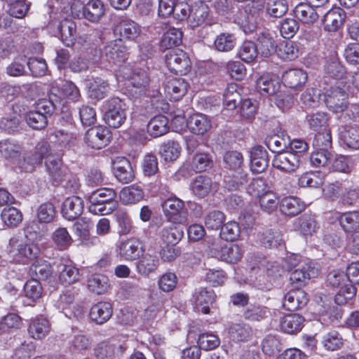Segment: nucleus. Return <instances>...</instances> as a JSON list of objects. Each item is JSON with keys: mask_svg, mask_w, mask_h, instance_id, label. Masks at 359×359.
<instances>
[{"mask_svg": "<svg viewBox=\"0 0 359 359\" xmlns=\"http://www.w3.org/2000/svg\"><path fill=\"white\" fill-rule=\"evenodd\" d=\"M186 126L191 133L203 135L211 128L212 124L208 116L196 113L188 118L186 121Z\"/></svg>", "mask_w": 359, "mask_h": 359, "instance_id": "22", "label": "nucleus"}, {"mask_svg": "<svg viewBox=\"0 0 359 359\" xmlns=\"http://www.w3.org/2000/svg\"><path fill=\"white\" fill-rule=\"evenodd\" d=\"M158 259L156 256L145 254L137 263V271L143 276H148L158 267Z\"/></svg>", "mask_w": 359, "mask_h": 359, "instance_id": "43", "label": "nucleus"}, {"mask_svg": "<svg viewBox=\"0 0 359 359\" xmlns=\"http://www.w3.org/2000/svg\"><path fill=\"white\" fill-rule=\"evenodd\" d=\"M304 322V318L296 313L285 316L280 320V329L285 333L294 334L299 332Z\"/></svg>", "mask_w": 359, "mask_h": 359, "instance_id": "35", "label": "nucleus"}, {"mask_svg": "<svg viewBox=\"0 0 359 359\" xmlns=\"http://www.w3.org/2000/svg\"><path fill=\"white\" fill-rule=\"evenodd\" d=\"M83 211V201L79 196L67 198L63 203L62 214L68 220L78 218Z\"/></svg>", "mask_w": 359, "mask_h": 359, "instance_id": "24", "label": "nucleus"}, {"mask_svg": "<svg viewBox=\"0 0 359 359\" xmlns=\"http://www.w3.org/2000/svg\"><path fill=\"white\" fill-rule=\"evenodd\" d=\"M280 203L278 196L272 191H267L259 195L260 207L269 214L275 212Z\"/></svg>", "mask_w": 359, "mask_h": 359, "instance_id": "45", "label": "nucleus"}, {"mask_svg": "<svg viewBox=\"0 0 359 359\" xmlns=\"http://www.w3.org/2000/svg\"><path fill=\"white\" fill-rule=\"evenodd\" d=\"M270 316V310L262 305H250L243 313L244 318L250 321H260Z\"/></svg>", "mask_w": 359, "mask_h": 359, "instance_id": "52", "label": "nucleus"}, {"mask_svg": "<svg viewBox=\"0 0 359 359\" xmlns=\"http://www.w3.org/2000/svg\"><path fill=\"white\" fill-rule=\"evenodd\" d=\"M278 56L284 60H293L298 57L299 48L297 43L292 41H283L276 47Z\"/></svg>", "mask_w": 359, "mask_h": 359, "instance_id": "41", "label": "nucleus"}, {"mask_svg": "<svg viewBox=\"0 0 359 359\" xmlns=\"http://www.w3.org/2000/svg\"><path fill=\"white\" fill-rule=\"evenodd\" d=\"M212 180L205 175L196 177L191 182L190 187L192 193L198 198L208 196L212 189Z\"/></svg>", "mask_w": 359, "mask_h": 359, "instance_id": "38", "label": "nucleus"}, {"mask_svg": "<svg viewBox=\"0 0 359 359\" xmlns=\"http://www.w3.org/2000/svg\"><path fill=\"white\" fill-rule=\"evenodd\" d=\"M1 219L7 227H15L22 222V214L18 208L9 206L1 211Z\"/></svg>", "mask_w": 359, "mask_h": 359, "instance_id": "44", "label": "nucleus"}, {"mask_svg": "<svg viewBox=\"0 0 359 359\" xmlns=\"http://www.w3.org/2000/svg\"><path fill=\"white\" fill-rule=\"evenodd\" d=\"M322 344L326 350L334 351L341 348L344 339L337 331L332 330L323 336Z\"/></svg>", "mask_w": 359, "mask_h": 359, "instance_id": "56", "label": "nucleus"}, {"mask_svg": "<svg viewBox=\"0 0 359 359\" xmlns=\"http://www.w3.org/2000/svg\"><path fill=\"white\" fill-rule=\"evenodd\" d=\"M209 255L227 263H236L243 257V250L237 244L220 245L219 239H214L209 245Z\"/></svg>", "mask_w": 359, "mask_h": 359, "instance_id": "7", "label": "nucleus"}, {"mask_svg": "<svg viewBox=\"0 0 359 359\" xmlns=\"http://www.w3.org/2000/svg\"><path fill=\"white\" fill-rule=\"evenodd\" d=\"M168 119L163 115L156 116L147 124V132L153 137H158L169 131Z\"/></svg>", "mask_w": 359, "mask_h": 359, "instance_id": "33", "label": "nucleus"}, {"mask_svg": "<svg viewBox=\"0 0 359 359\" xmlns=\"http://www.w3.org/2000/svg\"><path fill=\"white\" fill-rule=\"evenodd\" d=\"M215 293L212 290L205 287H199L196 289L193 298L196 305L202 306V312L204 313H210L208 305L212 304L215 300Z\"/></svg>", "mask_w": 359, "mask_h": 359, "instance_id": "36", "label": "nucleus"}, {"mask_svg": "<svg viewBox=\"0 0 359 359\" xmlns=\"http://www.w3.org/2000/svg\"><path fill=\"white\" fill-rule=\"evenodd\" d=\"M184 232L180 225L172 222L168 226H164L161 232L162 241L168 244L175 245L183 237Z\"/></svg>", "mask_w": 359, "mask_h": 359, "instance_id": "34", "label": "nucleus"}, {"mask_svg": "<svg viewBox=\"0 0 359 359\" xmlns=\"http://www.w3.org/2000/svg\"><path fill=\"white\" fill-rule=\"evenodd\" d=\"M143 252V245L141 241L136 238H128L121 241L119 245V255L123 260H135Z\"/></svg>", "mask_w": 359, "mask_h": 359, "instance_id": "17", "label": "nucleus"}, {"mask_svg": "<svg viewBox=\"0 0 359 359\" xmlns=\"http://www.w3.org/2000/svg\"><path fill=\"white\" fill-rule=\"evenodd\" d=\"M112 313L113 309L110 303L100 302L91 307L89 316L93 322L102 325L110 319Z\"/></svg>", "mask_w": 359, "mask_h": 359, "instance_id": "25", "label": "nucleus"}, {"mask_svg": "<svg viewBox=\"0 0 359 359\" xmlns=\"http://www.w3.org/2000/svg\"><path fill=\"white\" fill-rule=\"evenodd\" d=\"M189 84L183 78L168 79L164 84V90L170 100H178L187 93Z\"/></svg>", "mask_w": 359, "mask_h": 359, "instance_id": "21", "label": "nucleus"}, {"mask_svg": "<svg viewBox=\"0 0 359 359\" xmlns=\"http://www.w3.org/2000/svg\"><path fill=\"white\" fill-rule=\"evenodd\" d=\"M116 194L113 189L101 188L94 191L88 197V210L94 215H106L112 212L117 205Z\"/></svg>", "mask_w": 359, "mask_h": 359, "instance_id": "2", "label": "nucleus"}, {"mask_svg": "<svg viewBox=\"0 0 359 359\" xmlns=\"http://www.w3.org/2000/svg\"><path fill=\"white\" fill-rule=\"evenodd\" d=\"M57 271L59 273V279L65 286L74 283L79 280V270L73 265L72 261L61 259L56 262Z\"/></svg>", "mask_w": 359, "mask_h": 359, "instance_id": "20", "label": "nucleus"}, {"mask_svg": "<svg viewBox=\"0 0 359 359\" xmlns=\"http://www.w3.org/2000/svg\"><path fill=\"white\" fill-rule=\"evenodd\" d=\"M143 197L144 191L142 189L135 184L123 188L119 194L120 200L125 205L139 202Z\"/></svg>", "mask_w": 359, "mask_h": 359, "instance_id": "37", "label": "nucleus"}, {"mask_svg": "<svg viewBox=\"0 0 359 359\" xmlns=\"http://www.w3.org/2000/svg\"><path fill=\"white\" fill-rule=\"evenodd\" d=\"M50 331L49 321L43 316H37L32 319L28 327L29 335L35 339H41Z\"/></svg>", "mask_w": 359, "mask_h": 359, "instance_id": "29", "label": "nucleus"}, {"mask_svg": "<svg viewBox=\"0 0 359 359\" xmlns=\"http://www.w3.org/2000/svg\"><path fill=\"white\" fill-rule=\"evenodd\" d=\"M52 239L55 245L60 250L67 249L72 243L71 236L66 228L64 227H59L55 229L52 234Z\"/></svg>", "mask_w": 359, "mask_h": 359, "instance_id": "57", "label": "nucleus"}, {"mask_svg": "<svg viewBox=\"0 0 359 359\" xmlns=\"http://www.w3.org/2000/svg\"><path fill=\"white\" fill-rule=\"evenodd\" d=\"M88 94L93 99L101 100L108 92V84L102 79L96 78L90 81L88 85Z\"/></svg>", "mask_w": 359, "mask_h": 359, "instance_id": "50", "label": "nucleus"}, {"mask_svg": "<svg viewBox=\"0 0 359 359\" xmlns=\"http://www.w3.org/2000/svg\"><path fill=\"white\" fill-rule=\"evenodd\" d=\"M308 79L306 72L301 69H292L283 75L284 85L290 88H296L305 84Z\"/></svg>", "mask_w": 359, "mask_h": 359, "instance_id": "32", "label": "nucleus"}, {"mask_svg": "<svg viewBox=\"0 0 359 359\" xmlns=\"http://www.w3.org/2000/svg\"><path fill=\"white\" fill-rule=\"evenodd\" d=\"M305 208L304 203L295 196L283 198L280 203V210L283 215L295 216L299 214Z\"/></svg>", "mask_w": 359, "mask_h": 359, "instance_id": "31", "label": "nucleus"}, {"mask_svg": "<svg viewBox=\"0 0 359 359\" xmlns=\"http://www.w3.org/2000/svg\"><path fill=\"white\" fill-rule=\"evenodd\" d=\"M182 32L177 28H170L162 36L161 46L165 49H170L182 43Z\"/></svg>", "mask_w": 359, "mask_h": 359, "instance_id": "47", "label": "nucleus"}, {"mask_svg": "<svg viewBox=\"0 0 359 359\" xmlns=\"http://www.w3.org/2000/svg\"><path fill=\"white\" fill-rule=\"evenodd\" d=\"M241 234V228L236 222L230 221L224 224L220 231L221 238L226 241H236Z\"/></svg>", "mask_w": 359, "mask_h": 359, "instance_id": "61", "label": "nucleus"}, {"mask_svg": "<svg viewBox=\"0 0 359 359\" xmlns=\"http://www.w3.org/2000/svg\"><path fill=\"white\" fill-rule=\"evenodd\" d=\"M251 333L250 327L245 324H233L229 329L230 338L233 341H243L248 339Z\"/></svg>", "mask_w": 359, "mask_h": 359, "instance_id": "62", "label": "nucleus"}, {"mask_svg": "<svg viewBox=\"0 0 359 359\" xmlns=\"http://www.w3.org/2000/svg\"><path fill=\"white\" fill-rule=\"evenodd\" d=\"M262 351L269 356L273 355L282 348L280 340L274 335H267L262 341Z\"/></svg>", "mask_w": 359, "mask_h": 359, "instance_id": "63", "label": "nucleus"}, {"mask_svg": "<svg viewBox=\"0 0 359 359\" xmlns=\"http://www.w3.org/2000/svg\"><path fill=\"white\" fill-rule=\"evenodd\" d=\"M238 87L236 83L229 84L224 93V105L228 110H233L241 101V94L238 90Z\"/></svg>", "mask_w": 359, "mask_h": 359, "instance_id": "46", "label": "nucleus"}, {"mask_svg": "<svg viewBox=\"0 0 359 359\" xmlns=\"http://www.w3.org/2000/svg\"><path fill=\"white\" fill-rule=\"evenodd\" d=\"M112 169L116 178L123 184L132 182L135 177L131 163L125 157H116L112 161Z\"/></svg>", "mask_w": 359, "mask_h": 359, "instance_id": "16", "label": "nucleus"}, {"mask_svg": "<svg viewBox=\"0 0 359 359\" xmlns=\"http://www.w3.org/2000/svg\"><path fill=\"white\" fill-rule=\"evenodd\" d=\"M60 102V97L53 93L48 97L39 99L25 114L26 123L34 130L44 129Z\"/></svg>", "mask_w": 359, "mask_h": 359, "instance_id": "1", "label": "nucleus"}, {"mask_svg": "<svg viewBox=\"0 0 359 359\" xmlns=\"http://www.w3.org/2000/svg\"><path fill=\"white\" fill-rule=\"evenodd\" d=\"M48 26L50 29L56 26L57 32L60 34L61 40L65 46H71L74 44L76 32L75 22L65 18L57 22H50Z\"/></svg>", "mask_w": 359, "mask_h": 359, "instance_id": "19", "label": "nucleus"}, {"mask_svg": "<svg viewBox=\"0 0 359 359\" xmlns=\"http://www.w3.org/2000/svg\"><path fill=\"white\" fill-rule=\"evenodd\" d=\"M181 147L178 142L175 141H168L163 143L160 148V154L161 158L165 161H174L180 156Z\"/></svg>", "mask_w": 359, "mask_h": 359, "instance_id": "51", "label": "nucleus"}, {"mask_svg": "<svg viewBox=\"0 0 359 359\" xmlns=\"http://www.w3.org/2000/svg\"><path fill=\"white\" fill-rule=\"evenodd\" d=\"M104 119L111 128H118L126 119V104L118 97H113L105 102Z\"/></svg>", "mask_w": 359, "mask_h": 359, "instance_id": "6", "label": "nucleus"}, {"mask_svg": "<svg viewBox=\"0 0 359 359\" xmlns=\"http://www.w3.org/2000/svg\"><path fill=\"white\" fill-rule=\"evenodd\" d=\"M269 165L267 151L262 146L255 147L250 154V167L253 172H264Z\"/></svg>", "mask_w": 359, "mask_h": 359, "instance_id": "26", "label": "nucleus"}, {"mask_svg": "<svg viewBox=\"0 0 359 359\" xmlns=\"http://www.w3.org/2000/svg\"><path fill=\"white\" fill-rule=\"evenodd\" d=\"M109 280L107 276L102 274H93L88 280V289L97 294L104 293L108 286Z\"/></svg>", "mask_w": 359, "mask_h": 359, "instance_id": "54", "label": "nucleus"}, {"mask_svg": "<svg viewBox=\"0 0 359 359\" xmlns=\"http://www.w3.org/2000/svg\"><path fill=\"white\" fill-rule=\"evenodd\" d=\"M10 245V255L14 262L18 263L25 264L28 260L36 258L39 252V249L36 245L17 239L11 240Z\"/></svg>", "mask_w": 359, "mask_h": 359, "instance_id": "10", "label": "nucleus"}, {"mask_svg": "<svg viewBox=\"0 0 359 359\" xmlns=\"http://www.w3.org/2000/svg\"><path fill=\"white\" fill-rule=\"evenodd\" d=\"M225 221V215L219 210L210 211L205 217V225L208 229H219Z\"/></svg>", "mask_w": 359, "mask_h": 359, "instance_id": "60", "label": "nucleus"}, {"mask_svg": "<svg viewBox=\"0 0 359 359\" xmlns=\"http://www.w3.org/2000/svg\"><path fill=\"white\" fill-rule=\"evenodd\" d=\"M306 293L296 289L289 291L284 297L283 305L288 311H295L304 306L308 302Z\"/></svg>", "mask_w": 359, "mask_h": 359, "instance_id": "23", "label": "nucleus"}, {"mask_svg": "<svg viewBox=\"0 0 359 359\" xmlns=\"http://www.w3.org/2000/svg\"><path fill=\"white\" fill-rule=\"evenodd\" d=\"M257 55V46L250 41H244L238 50V57L247 63L254 61Z\"/></svg>", "mask_w": 359, "mask_h": 359, "instance_id": "53", "label": "nucleus"}, {"mask_svg": "<svg viewBox=\"0 0 359 359\" xmlns=\"http://www.w3.org/2000/svg\"><path fill=\"white\" fill-rule=\"evenodd\" d=\"M105 13V6L101 0H90L83 7L84 18L93 22H98Z\"/></svg>", "mask_w": 359, "mask_h": 359, "instance_id": "28", "label": "nucleus"}, {"mask_svg": "<svg viewBox=\"0 0 359 359\" xmlns=\"http://www.w3.org/2000/svg\"><path fill=\"white\" fill-rule=\"evenodd\" d=\"M341 140L348 147L353 149H359V126L344 128L340 135Z\"/></svg>", "mask_w": 359, "mask_h": 359, "instance_id": "48", "label": "nucleus"}, {"mask_svg": "<svg viewBox=\"0 0 359 359\" xmlns=\"http://www.w3.org/2000/svg\"><path fill=\"white\" fill-rule=\"evenodd\" d=\"M312 4L301 3L294 8L297 19L305 24H313L318 19V14Z\"/></svg>", "mask_w": 359, "mask_h": 359, "instance_id": "30", "label": "nucleus"}, {"mask_svg": "<svg viewBox=\"0 0 359 359\" xmlns=\"http://www.w3.org/2000/svg\"><path fill=\"white\" fill-rule=\"evenodd\" d=\"M313 146L316 150L323 151V152H330L332 148V136L328 130H325L323 133H317L313 141Z\"/></svg>", "mask_w": 359, "mask_h": 359, "instance_id": "59", "label": "nucleus"}, {"mask_svg": "<svg viewBox=\"0 0 359 359\" xmlns=\"http://www.w3.org/2000/svg\"><path fill=\"white\" fill-rule=\"evenodd\" d=\"M339 220L345 231H352L359 227V212L353 211L343 213L339 217Z\"/></svg>", "mask_w": 359, "mask_h": 359, "instance_id": "55", "label": "nucleus"}, {"mask_svg": "<svg viewBox=\"0 0 359 359\" xmlns=\"http://www.w3.org/2000/svg\"><path fill=\"white\" fill-rule=\"evenodd\" d=\"M114 31L122 39L135 40L140 36L142 29L135 21L126 17H121L116 20Z\"/></svg>", "mask_w": 359, "mask_h": 359, "instance_id": "15", "label": "nucleus"}, {"mask_svg": "<svg viewBox=\"0 0 359 359\" xmlns=\"http://www.w3.org/2000/svg\"><path fill=\"white\" fill-rule=\"evenodd\" d=\"M306 121L309 128L313 130L317 131L323 128L325 130L328 125L329 116L324 111H316L309 114L306 116Z\"/></svg>", "mask_w": 359, "mask_h": 359, "instance_id": "49", "label": "nucleus"}, {"mask_svg": "<svg viewBox=\"0 0 359 359\" xmlns=\"http://www.w3.org/2000/svg\"><path fill=\"white\" fill-rule=\"evenodd\" d=\"M45 163L54 184H59L68 180L65 186L67 187H70L72 191L79 189V183L74 177H72V180L69 179L71 176L68 173V170L65 166L62 165L61 159L58 156H47Z\"/></svg>", "mask_w": 359, "mask_h": 359, "instance_id": "3", "label": "nucleus"}, {"mask_svg": "<svg viewBox=\"0 0 359 359\" xmlns=\"http://www.w3.org/2000/svg\"><path fill=\"white\" fill-rule=\"evenodd\" d=\"M345 20L344 11L336 8L327 11L323 18L324 29L327 32H335L343 25Z\"/></svg>", "mask_w": 359, "mask_h": 359, "instance_id": "27", "label": "nucleus"}, {"mask_svg": "<svg viewBox=\"0 0 359 359\" xmlns=\"http://www.w3.org/2000/svg\"><path fill=\"white\" fill-rule=\"evenodd\" d=\"M297 255L290 257L291 264L294 269L291 271L290 280L294 287H299L306 285L312 278L318 276V270L310 262H297Z\"/></svg>", "mask_w": 359, "mask_h": 359, "instance_id": "5", "label": "nucleus"}, {"mask_svg": "<svg viewBox=\"0 0 359 359\" xmlns=\"http://www.w3.org/2000/svg\"><path fill=\"white\" fill-rule=\"evenodd\" d=\"M299 163L297 154L288 151L278 152L272 161V165L275 168L287 173L294 172L299 168Z\"/></svg>", "mask_w": 359, "mask_h": 359, "instance_id": "13", "label": "nucleus"}, {"mask_svg": "<svg viewBox=\"0 0 359 359\" xmlns=\"http://www.w3.org/2000/svg\"><path fill=\"white\" fill-rule=\"evenodd\" d=\"M184 201L177 197H170L162 204L164 215L174 223H182L185 219Z\"/></svg>", "mask_w": 359, "mask_h": 359, "instance_id": "14", "label": "nucleus"}, {"mask_svg": "<svg viewBox=\"0 0 359 359\" xmlns=\"http://www.w3.org/2000/svg\"><path fill=\"white\" fill-rule=\"evenodd\" d=\"M110 137V132L107 128L97 126L87 130L84 140L89 147L101 149L109 143Z\"/></svg>", "mask_w": 359, "mask_h": 359, "instance_id": "12", "label": "nucleus"}, {"mask_svg": "<svg viewBox=\"0 0 359 359\" xmlns=\"http://www.w3.org/2000/svg\"><path fill=\"white\" fill-rule=\"evenodd\" d=\"M266 9L271 17L280 18L287 13L288 6L286 0H267Z\"/></svg>", "mask_w": 359, "mask_h": 359, "instance_id": "58", "label": "nucleus"}, {"mask_svg": "<svg viewBox=\"0 0 359 359\" xmlns=\"http://www.w3.org/2000/svg\"><path fill=\"white\" fill-rule=\"evenodd\" d=\"M236 44V38L233 34L223 32L216 36L213 47L219 52L227 53L232 50Z\"/></svg>", "mask_w": 359, "mask_h": 359, "instance_id": "40", "label": "nucleus"}, {"mask_svg": "<svg viewBox=\"0 0 359 359\" xmlns=\"http://www.w3.org/2000/svg\"><path fill=\"white\" fill-rule=\"evenodd\" d=\"M21 146L11 140L0 142V153L6 159L17 158L21 152Z\"/></svg>", "mask_w": 359, "mask_h": 359, "instance_id": "64", "label": "nucleus"}, {"mask_svg": "<svg viewBox=\"0 0 359 359\" xmlns=\"http://www.w3.org/2000/svg\"><path fill=\"white\" fill-rule=\"evenodd\" d=\"M189 22L192 27H196L203 24L212 25L214 23V19L210 15L208 6L203 3L192 6Z\"/></svg>", "mask_w": 359, "mask_h": 359, "instance_id": "18", "label": "nucleus"}, {"mask_svg": "<svg viewBox=\"0 0 359 359\" xmlns=\"http://www.w3.org/2000/svg\"><path fill=\"white\" fill-rule=\"evenodd\" d=\"M213 160L212 156L205 152H197L194 154L191 167L196 172H201L212 168Z\"/></svg>", "mask_w": 359, "mask_h": 359, "instance_id": "42", "label": "nucleus"}, {"mask_svg": "<svg viewBox=\"0 0 359 359\" xmlns=\"http://www.w3.org/2000/svg\"><path fill=\"white\" fill-rule=\"evenodd\" d=\"M128 50L122 39L109 41L104 46L103 55L106 60L114 65L120 66L128 58Z\"/></svg>", "mask_w": 359, "mask_h": 359, "instance_id": "11", "label": "nucleus"}, {"mask_svg": "<svg viewBox=\"0 0 359 359\" xmlns=\"http://www.w3.org/2000/svg\"><path fill=\"white\" fill-rule=\"evenodd\" d=\"M53 156L50 144L42 140L39 141L35 147V151L31 155L24 157L22 161H20V168L27 172H31L34 170L35 166L39 165L42 160L45 158L47 160V156Z\"/></svg>", "mask_w": 359, "mask_h": 359, "instance_id": "9", "label": "nucleus"}, {"mask_svg": "<svg viewBox=\"0 0 359 359\" xmlns=\"http://www.w3.org/2000/svg\"><path fill=\"white\" fill-rule=\"evenodd\" d=\"M280 87L278 80L269 75L262 76L257 81V90L262 95H274L277 93Z\"/></svg>", "mask_w": 359, "mask_h": 359, "instance_id": "39", "label": "nucleus"}, {"mask_svg": "<svg viewBox=\"0 0 359 359\" xmlns=\"http://www.w3.org/2000/svg\"><path fill=\"white\" fill-rule=\"evenodd\" d=\"M326 107L334 113H340L348 108L347 88L343 82L330 87L323 94Z\"/></svg>", "mask_w": 359, "mask_h": 359, "instance_id": "4", "label": "nucleus"}, {"mask_svg": "<svg viewBox=\"0 0 359 359\" xmlns=\"http://www.w3.org/2000/svg\"><path fill=\"white\" fill-rule=\"evenodd\" d=\"M168 69L175 74H187L191 67V60L187 54L180 49H172L165 56Z\"/></svg>", "mask_w": 359, "mask_h": 359, "instance_id": "8", "label": "nucleus"}]
</instances>
